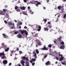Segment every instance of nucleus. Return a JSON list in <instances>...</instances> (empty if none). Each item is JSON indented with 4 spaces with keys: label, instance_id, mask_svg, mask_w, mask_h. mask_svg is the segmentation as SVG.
Returning <instances> with one entry per match:
<instances>
[{
    "label": "nucleus",
    "instance_id": "f704fd0d",
    "mask_svg": "<svg viewBox=\"0 0 66 66\" xmlns=\"http://www.w3.org/2000/svg\"><path fill=\"white\" fill-rule=\"evenodd\" d=\"M28 10L29 11H30V9H31V8L30 7V6H28Z\"/></svg>",
    "mask_w": 66,
    "mask_h": 66
},
{
    "label": "nucleus",
    "instance_id": "c03bdc74",
    "mask_svg": "<svg viewBox=\"0 0 66 66\" xmlns=\"http://www.w3.org/2000/svg\"><path fill=\"white\" fill-rule=\"evenodd\" d=\"M44 21L45 22H46V21H47V20L46 19H44Z\"/></svg>",
    "mask_w": 66,
    "mask_h": 66
},
{
    "label": "nucleus",
    "instance_id": "473e14b6",
    "mask_svg": "<svg viewBox=\"0 0 66 66\" xmlns=\"http://www.w3.org/2000/svg\"><path fill=\"white\" fill-rule=\"evenodd\" d=\"M38 45L39 46H40V45H41V43L40 42H38Z\"/></svg>",
    "mask_w": 66,
    "mask_h": 66
},
{
    "label": "nucleus",
    "instance_id": "6e6552de",
    "mask_svg": "<svg viewBox=\"0 0 66 66\" xmlns=\"http://www.w3.org/2000/svg\"><path fill=\"white\" fill-rule=\"evenodd\" d=\"M3 63L4 65H6L7 63V61L6 60H4L3 61Z\"/></svg>",
    "mask_w": 66,
    "mask_h": 66
},
{
    "label": "nucleus",
    "instance_id": "aec40b11",
    "mask_svg": "<svg viewBox=\"0 0 66 66\" xmlns=\"http://www.w3.org/2000/svg\"><path fill=\"white\" fill-rule=\"evenodd\" d=\"M26 57L23 56L22 57V60H26Z\"/></svg>",
    "mask_w": 66,
    "mask_h": 66
},
{
    "label": "nucleus",
    "instance_id": "bb28decb",
    "mask_svg": "<svg viewBox=\"0 0 66 66\" xmlns=\"http://www.w3.org/2000/svg\"><path fill=\"white\" fill-rule=\"evenodd\" d=\"M61 45H64V42L63 41L61 42L60 43Z\"/></svg>",
    "mask_w": 66,
    "mask_h": 66
},
{
    "label": "nucleus",
    "instance_id": "bf43d9fd",
    "mask_svg": "<svg viewBox=\"0 0 66 66\" xmlns=\"http://www.w3.org/2000/svg\"><path fill=\"white\" fill-rule=\"evenodd\" d=\"M47 3H48L49 2V0H47Z\"/></svg>",
    "mask_w": 66,
    "mask_h": 66
},
{
    "label": "nucleus",
    "instance_id": "8fccbe9b",
    "mask_svg": "<svg viewBox=\"0 0 66 66\" xmlns=\"http://www.w3.org/2000/svg\"><path fill=\"white\" fill-rule=\"evenodd\" d=\"M30 63H33V61H32V60H30Z\"/></svg>",
    "mask_w": 66,
    "mask_h": 66
},
{
    "label": "nucleus",
    "instance_id": "6ab92c4d",
    "mask_svg": "<svg viewBox=\"0 0 66 66\" xmlns=\"http://www.w3.org/2000/svg\"><path fill=\"white\" fill-rule=\"evenodd\" d=\"M9 48H8L7 49H5V51L6 52H7V51H8L9 50Z\"/></svg>",
    "mask_w": 66,
    "mask_h": 66
},
{
    "label": "nucleus",
    "instance_id": "79ce46f5",
    "mask_svg": "<svg viewBox=\"0 0 66 66\" xmlns=\"http://www.w3.org/2000/svg\"><path fill=\"white\" fill-rule=\"evenodd\" d=\"M4 7L5 8H6L7 7V5H5L4 6Z\"/></svg>",
    "mask_w": 66,
    "mask_h": 66
},
{
    "label": "nucleus",
    "instance_id": "09e8293b",
    "mask_svg": "<svg viewBox=\"0 0 66 66\" xmlns=\"http://www.w3.org/2000/svg\"><path fill=\"white\" fill-rule=\"evenodd\" d=\"M4 22V23H6V24L7 23V21H6L5 20Z\"/></svg>",
    "mask_w": 66,
    "mask_h": 66
},
{
    "label": "nucleus",
    "instance_id": "a19ab883",
    "mask_svg": "<svg viewBox=\"0 0 66 66\" xmlns=\"http://www.w3.org/2000/svg\"><path fill=\"white\" fill-rule=\"evenodd\" d=\"M16 50L17 51H19V48L18 47L17 48H16Z\"/></svg>",
    "mask_w": 66,
    "mask_h": 66
},
{
    "label": "nucleus",
    "instance_id": "7ed1b4c3",
    "mask_svg": "<svg viewBox=\"0 0 66 66\" xmlns=\"http://www.w3.org/2000/svg\"><path fill=\"white\" fill-rule=\"evenodd\" d=\"M3 56L1 57L2 59H5V54L3 52L1 53H0V56Z\"/></svg>",
    "mask_w": 66,
    "mask_h": 66
},
{
    "label": "nucleus",
    "instance_id": "3c124183",
    "mask_svg": "<svg viewBox=\"0 0 66 66\" xmlns=\"http://www.w3.org/2000/svg\"><path fill=\"white\" fill-rule=\"evenodd\" d=\"M52 26L51 25H50V28H52Z\"/></svg>",
    "mask_w": 66,
    "mask_h": 66
},
{
    "label": "nucleus",
    "instance_id": "0e129e2a",
    "mask_svg": "<svg viewBox=\"0 0 66 66\" xmlns=\"http://www.w3.org/2000/svg\"><path fill=\"white\" fill-rule=\"evenodd\" d=\"M21 26H20L19 27V29H21Z\"/></svg>",
    "mask_w": 66,
    "mask_h": 66
},
{
    "label": "nucleus",
    "instance_id": "f257e3e1",
    "mask_svg": "<svg viewBox=\"0 0 66 66\" xmlns=\"http://www.w3.org/2000/svg\"><path fill=\"white\" fill-rule=\"evenodd\" d=\"M19 32H21V34H22L23 36H24V34H23V33H24L25 35H28V32H27V31H26V30H19Z\"/></svg>",
    "mask_w": 66,
    "mask_h": 66
},
{
    "label": "nucleus",
    "instance_id": "f3484780",
    "mask_svg": "<svg viewBox=\"0 0 66 66\" xmlns=\"http://www.w3.org/2000/svg\"><path fill=\"white\" fill-rule=\"evenodd\" d=\"M62 6H58L57 9L59 10H60V9H62Z\"/></svg>",
    "mask_w": 66,
    "mask_h": 66
},
{
    "label": "nucleus",
    "instance_id": "f03ea898",
    "mask_svg": "<svg viewBox=\"0 0 66 66\" xmlns=\"http://www.w3.org/2000/svg\"><path fill=\"white\" fill-rule=\"evenodd\" d=\"M57 54L58 55H59V56H61V57H60V58L59 61H62V60H63L64 57H63V55H61L60 53H58Z\"/></svg>",
    "mask_w": 66,
    "mask_h": 66
},
{
    "label": "nucleus",
    "instance_id": "2f4dec72",
    "mask_svg": "<svg viewBox=\"0 0 66 66\" xmlns=\"http://www.w3.org/2000/svg\"><path fill=\"white\" fill-rule=\"evenodd\" d=\"M30 13L31 14H33V12L31 10L30 11Z\"/></svg>",
    "mask_w": 66,
    "mask_h": 66
},
{
    "label": "nucleus",
    "instance_id": "cd10ccee",
    "mask_svg": "<svg viewBox=\"0 0 66 66\" xmlns=\"http://www.w3.org/2000/svg\"><path fill=\"white\" fill-rule=\"evenodd\" d=\"M21 64H24L25 63L24 61H23V60H22V61H21Z\"/></svg>",
    "mask_w": 66,
    "mask_h": 66
},
{
    "label": "nucleus",
    "instance_id": "423d86ee",
    "mask_svg": "<svg viewBox=\"0 0 66 66\" xmlns=\"http://www.w3.org/2000/svg\"><path fill=\"white\" fill-rule=\"evenodd\" d=\"M5 14H6V13H4L3 11H1L0 12V14L1 15H5Z\"/></svg>",
    "mask_w": 66,
    "mask_h": 66
},
{
    "label": "nucleus",
    "instance_id": "58836bf2",
    "mask_svg": "<svg viewBox=\"0 0 66 66\" xmlns=\"http://www.w3.org/2000/svg\"><path fill=\"white\" fill-rule=\"evenodd\" d=\"M26 61H29V59H28V57H26Z\"/></svg>",
    "mask_w": 66,
    "mask_h": 66
},
{
    "label": "nucleus",
    "instance_id": "9b49d317",
    "mask_svg": "<svg viewBox=\"0 0 66 66\" xmlns=\"http://www.w3.org/2000/svg\"><path fill=\"white\" fill-rule=\"evenodd\" d=\"M64 47H65V46L64 45H62L60 46V48L61 49H64Z\"/></svg>",
    "mask_w": 66,
    "mask_h": 66
},
{
    "label": "nucleus",
    "instance_id": "052dcab7",
    "mask_svg": "<svg viewBox=\"0 0 66 66\" xmlns=\"http://www.w3.org/2000/svg\"><path fill=\"white\" fill-rule=\"evenodd\" d=\"M34 54H35V56H36V53H35Z\"/></svg>",
    "mask_w": 66,
    "mask_h": 66
},
{
    "label": "nucleus",
    "instance_id": "5fc2aeb1",
    "mask_svg": "<svg viewBox=\"0 0 66 66\" xmlns=\"http://www.w3.org/2000/svg\"><path fill=\"white\" fill-rule=\"evenodd\" d=\"M37 34H36L35 35V37H37Z\"/></svg>",
    "mask_w": 66,
    "mask_h": 66
},
{
    "label": "nucleus",
    "instance_id": "5701e85b",
    "mask_svg": "<svg viewBox=\"0 0 66 66\" xmlns=\"http://www.w3.org/2000/svg\"><path fill=\"white\" fill-rule=\"evenodd\" d=\"M61 39H62V38H58V40L60 42H62V40H61Z\"/></svg>",
    "mask_w": 66,
    "mask_h": 66
},
{
    "label": "nucleus",
    "instance_id": "13d9d810",
    "mask_svg": "<svg viewBox=\"0 0 66 66\" xmlns=\"http://www.w3.org/2000/svg\"><path fill=\"white\" fill-rule=\"evenodd\" d=\"M12 65V63H10L9 64V66H10V65Z\"/></svg>",
    "mask_w": 66,
    "mask_h": 66
},
{
    "label": "nucleus",
    "instance_id": "c756f323",
    "mask_svg": "<svg viewBox=\"0 0 66 66\" xmlns=\"http://www.w3.org/2000/svg\"><path fill=\"white\" fill-rule=\"evenodd\" d=\"M10 51L11 52V53H12V54H13V53L14 52V51L13 50H12V51Z\"/></svg>",
    "mask_w": 66,
    "mask_h": 66
},
{
    "label": "nucleus",
    "instance_id": "412c9836",
    "mask_svg": "<svg viewBox=\"0 0 66 66\" xmlns=\"http://www.w3.org/2000/svg\"><path fill=\"white\" fill-rule=\"evenodd\" d=\"M66 61H64V62H65L64 63L63 62H61V63L62 64H63V65H66Z\"/></svg>",
    "mask_w": 66,
    "mask_h": 66
},
{
    "label": "nucleus",
    "instance_id": "2eb2a0df",
    "mask_svg": "<svg viewBox=\"0 0 66 66\" xmlns=\"http://www.w3.org/2000/svg\"><path fill=\"white\" fill-rule=\"evenodd\" d=\"M44 30L45 31H48L49 30V28H48L45 27L44 28Z\"/></svg>",
    "mask_w": 66,
    "mask_h": 66
},
{
    "label": "nucleus",
    "instance_id": "864d4df0",
    "mask_svg": "<svg viewBox=\"0 0 66 66\" xmlns=\"http://www.w3.org/2000/svg\"><path fill=\"white\" fill-rule=\"evenodd\" d=\"M25 63L26 64V65H28V62H25Z\"/></svg>",
    "mask_w": 66,
    "mask_h": 66
},
{
    "label": "nucleus",
    "instance_id": "680f3d73",
    "mask_svg": "<svg viewBox=\"0 0 66 66\" xmlns=\"http://www.w3.org/2000/svg\"><path fill=\"white\" fill-rule=\"evenodd\" d=\"M62 1H63V2H66V0H63Z\"/></svg>",
    "mask_w": 66,
    "mask_h": 66
},
{
    "label": "nucleus",
    "instance_id": "338daca9",
    "mask_svg": "<svg viewBox=\"0 0 66 66\" xmlns=\"http://www.w3.org/2000/svg\"><path fill=\"white\" fill-rule=\"evenodd\" d=\"M22 66H24V63H22Z\"/></svg>",
    "mask_w": 66,
    "mask_h": 66
},
{
    "label": "nucleus",
    "instance_id": "69168bd1",
    "mask_svg": "<svg viewBox=\"0 0 66 66\" xmlns=\"http://www.w3.org/2000/svg\"><path fill=\"white\" fill-rule=\"evenodd\" d=\"M11 29H14V27H12V28H11Z\"/></svg>",
    "mask_w": 66,
    "mask_h": 66
},
{
    "label": "nucleus",
    "instance_id": "393cba45",
    "mask_svg": "<svg viewBox=\"0 0 66 66\" xmlns=\"http://www.w3.org/2000/svg\"><path fill=\"white\" fill-rule=\"evenodd\" d=\"M15 34H17L18 33H19V31H16L14 32Z\"/></svg>",
    "mask_w": 66,
    "mask_h": 66
},
{
    "label": "nucleus",
    "instance_id": "4c0bfd02",
    "mask_svg": "<svg viewBox=\"0 0 66 66\" xmlns=\"http://www.w3.org/2000/svg\"><path fill=\"white\" fill-rule=\"evenodd\" d=\"M32 4H35V1H32Z\"/></svg>",
    "mask_w": 66,
    "mask_h": 66
},
{
    "label": "nucleus",
    "instance_id": "37998d69",
    "mask_svg": "<svg viewBox=\"0 0 66 66\" xmlns=\"http://www.w3.org/2000/svg\"><path fill=\"white\" fill-rule=\"evenodd\" d=\"M35 65V63L34 62L32 63V66H34Z\"/></svg>",
    "mask_w": 66,
    "mask_h": 66
},
{
    "label": "nucleus",
    "instance_id": "4be33fe9",
    "mask_svg": "<svg viewBox=\"0 0 66 66\" xmlns=\"http://www.w3.org/2000/svg\"><path fill=\"white\" fill-rule=\"evenodd\" d=\"M31 60L32 62H35L36 61V59L35 58H33L31 59Z\"/></svg>",
    "mask_w": 66,
    "mask_h": 66
},
{
    "label": "nucleus",
    "instance_id": "4468645a",
    "mask_svg": "<svg viewBox=\"0 0 66 66\" xmlns=\"http://www.w3.org/2000/svg\"><path fill=\"white\" fill-rule=\"evenodd\" d=\"M18 38H21L22 37V35H21L20 34H19L18 35Z\"/></svg>",
    "mask_w": 66,
    "mask_h": 66
},
{
    "label": "nucleus",
    "instance_id": "a878e982",
    "mask_svg": "<svg viewBox=\"0 0 66 66\" xmlns=\"http://www.w3.org/2000/svg\"><path fill=\"white\" fill-rule=\"evenodd\" d=\"M3 12H5L7 11V9H3Z\"/></svg>",
    "mask_w": 66,
    "mask_h": 66
},
{
    "label": "nucleus",
    "instance_id": "b1692460",
    "mask_svg": "<svg viewBox=\"0 0 66 66\" xmlns=\"http://www.w3.org/2000/svg\"><path fill=\"white\" fill-rule=\"evenodd\" d=\"M47 56V54H45V55L44 56V57L43 58L44 59H45L46 57Z\"/></svg>",
    "mask_w": 66,
    "mask_h": 66
},
{
    "label": "nucleus",
    "instance_id": "603ef678",
    "mask_svg": "<svg viewBox=\"0 0 66 66\" xmlns=\"http://www.w3.org/2000/svg\"><path fill=\"white\" fill-rule=\"evenodd\" d=\"M48 24H51V23H50V22H48Z\"/></svg>",
    "mask_w": 66,
    "mask_h": 66
},
{
    "label": "nucleus",
    "instance_id": "c9c22d12",
    "mask_svg": "<svg viewBox=\"0 0 66 66\" xmlns=\"http://www.w3.org/2000/svg\"><path fill=\"white\" fill-rule=\"evenodd\" d=\"M19 24L20 25H22V23L21 22H19Z\"/></svg>",
    "mask_w": 66,
    "mask_h": 66
},
{
    "label": "nucleus",
    "instance_id": "e2e57ef3",
    "mask_svg": "<svg viewBox=\"0 0 66 66\" xmlns=\"http://www.w3.org/2000/svg\"><path fill=\"white\" fill-rule=\"evenodd\" d=\"M61 10H62V11H64V8H62V9H61Z\"/></svg>",
    "mask_w": 66,
    "mask_h": 66
},
{
    "label": "nucleus",
    "instance_id": "9d476101",
    "mask_svg": "<svg viewBox=\"0 0 66 66\" xmlns=\"http://www.w3.org/2000/svg\"><path fill=\"white\" fill-rule=\"evenodd\" d=\"M23 14L24 15H28V13H27V11H23Z\"/></svg>",
    "mask_w": 66,
    "mask_h": 66
},
{
    "label": "nucleus",
    "instance_id": "0eeeda50",
    "mask_svg": "<svg viewBox=\"0 0 66 66\" xmlns=\"http://www.w3.org/2000/svg\"><path fill=\"white\" fill-rule=\"evenodd\" d=\"M8 25H14V23H13L12 22H8Z\"/></svg>",
    "mask_w": 66,
    "mask_h": 66
},
{
    "label": "nucleus",
    "instance_id": "de8ad7c7",
    "mask_svg": "<svg viewBox=\"0 0 66 66\" xmlns=\"http://www.w3.org/2000/svg\"><path fill=\"white\" fill-rule=\"evenodd\" d=\"M56 59L57 60H59V57H56Z\"/></svg>",
    "mask_w": 66,
    "mask_h": 66
},
{
    "label": "nucleus",
    "instance_id": "20e7f679",
    "mask_svg": "<svg viewBox=\"0 0 66 66\" xmlns=\"http://www.w3.org/2000/svg\"><path fill=\"white\" fill-rule=\"evenodd\" d=\"M44 48H42L41 49V50H48V49L46 47V45H44L43 46Z\"/></svg>",
    "mask_w": 66,
    "mask_h": 66
},
{
    "label": "nucleus",
    "instance_id": "a18cd8bd",
    "mask_svg": "<svg viewBox=\"0 0 66 66\" xmlns=\"http://www.w3.org/2000/svg\"><path fill=\"white\" fill-rule=\"evenodd\" d=\"M27 0H23V1L24 2H25V3H26V2H27Z\"/></svg>",
    "mask_w": 66,
    "mask_h": 66
},
{
    "label": "nucleus",
    "instance_id": "f8f14e48",
    "mask_svg": "<svg viewBox=\"0 0 66 66\" xmlns=\"http://www.w3.org/2000/svg\"><path fill=\"white\" fill-rule=\"evenodd\" d=\"M51 63H50V61H48L47 62H46L45 64L46 65H50Z\"/></svg>",
    "mask_w": 66,
    "mask_h": 66
},
{
    "label": "nucleus",
    "instance_id": "dca6fc26",
    "mask_svg": "<svg viewBox=\"0 0 66 66\" xmlns=\"http://www.w3.org/2000/svg\"><path fill=\"white\" fill-rule=\"evenodd\" d=\"M40 3L39 2H38L37 4H35L37 6H38V4H40Z\"/></svg>",
    "mask_w": 66,
    "mask_h": 66
},
{
    "label": "nucleus",
    "instance_id": "ddd939ff",
    "mask_svg": "<svg viewBox=\"0 0 66 66\" xmlns=\"http://www.w3.org/2000/svg\"><path fill=\"white\" fill-rule=\"evenodd\" d=\"M41 26H39L38 27V29H37V31H40V30H41Z\"/></svg>",
    "mask_w": 66,
    "mask_h": 66
},
{
    "label": "nucleus",
    "instance_id": "a211bd4d",
    "mask_svg": "<svg viewBox=\"0 0 66 66\" xmlns=\"http://www.w3.org/2000/svg\"><path fill=\"white\" fill-rule=\"evenodd\" d=\"M36 52L37 54H38L39 53V51L37 49H36Z\"/></svg>",
    "mask_w": 66,
    "mask_h": 66
},
{
    "label": "nucleus",
    "instance_id": "c85d7f7f",
    "mask_svg": "<svg viewBox=\"0 0 66 66\" xmlns=\"http://www.w3.org/2000/svg\"><path fill=\"white\" fill-rule=\"evenodd\" d=\"M48 47H49V48H51V47H52V45H51V44H50L48 45Z\"/></svg>",
    "mask_w": 66,
    "mask_h": 66
},
{
    "label": "nucleus",
    "instance_id": "e433bc0d",
    "mask_svg": "<svg viewBox=\"0 0 66 66\" xmlns=\"http://www.w3.org/2000/svg\"><path fill=\"white\" fill-rule=\"evenodd\" d=\"M6 47V46L5 45H4L3 46V48H4V49H5V48Z\"/></svg>",
    "mask_w": 66,
    "mask_h": 66
},
{
    "label": "nucleus",
    "instance_id": "774afa93",
    "mask_svg": "<svg viewBox=\"0 0 66 66\" xmlns=\"http://www.w3.org/2000/svg\"><path fill=\"white\" fill-rule=\"evenodd\" d=\"M44 9V10L46 9V8L45 7H43Z\"/></svg>",
    "mask_w": 66,
    "mask_h": 66
},
{
    "label": "nucleus",
    "instance_id": "72a5a7b5",
    "mask_svg": "<svg viewBox=\"0 0 66 66\" xmlns=\"http://www.w3.org/2000/svg\"><path fill=\"white\" fill-rule=\"evenodd\" d=\"M17 11L19 12H20V10L19 9H18L16 10Z\"/></svg>",
    "mask_w": 66,
    "mask_h": 66
},
{
    "label": "nucleus",
    "instance_id": "49530a36",
    "mask_svg": "<svg viewBox=\"0 0 66 66\" xmlns=\"http://www.w3.org/2000/svg\"><path fill=\"white\" fill-rule=\"evenodd\" d=\"M19 53H20V54H22V52L21 51H19Z\"/></svg>",
    "mask_w": 66,
    "mask_h": 66
},
{
    "label": "nucleus",
    "instance_id": "7c9ffc66",
    "mask_svg": "<svg viewBox=\"0 0 66 66\" xmlns=\"http://www.w3.org/2000/svg\"><path fill=\"white\" fill-rule=\"evenodd\" d=\"M66 17V13L63 16V18H65Z\"/></svg>",
    "mask_w": 66,
    "mask_h": 66
},
{
    "label": "nucleus",
    "instance_id": "ea45409f",
    "mask_svg": "<svg viewBox=\"0 0 66 66\" xmlns=\"http://www.w3.org/2000/svg\"><path fill=\"white\" fill-rule=\"evenodd\" d=\"M18 7H17V6H16L15 7V10H17V9H18Z\"/></svg>",
    "mask_w": 66,
    "mask_h": 66
},
{
    "label": "nucleus",
    "instance_id": "6e6d98bb",
    "mask_svg": "<svg viewBox=\"0 0 66 66\" xmlns=\"http://www.w3.org/2000/svg\"><path fill=\"white\" fill-rule=\"evenodd\" d=\"M24 29H27V26H25L24 27Z\"/></svg>",
    "mask_w": 66,
    "mask_h": 66
},
{
    "label": "nucleus",
    "instance_id": "39448f33",
    "mask_svg": "<svg viewBox=\"0 0 66 66\" xmlns=\"http://www.w3.org/2000/svg\"><path fill=\"white\" fill-rule=\"evenodd\" d=\"M2 35L3 36L4 38H9V36L4 34H3Z\"/></svg>",
    "mask_w": 66,
    "mask_h": 66
},
{
    "label": "nucleus",
    "instance_id": "1a4fd4ad",
    "mask_svg": "<svg viewBox=\"0 0 66 66\" xmlns=\"http://www.w3.org/2000/svg\"><path fill=\"white\" fill-rule=\"evenodd\" d=\"M20 9L22 10H26V7L24 6L22 7H20Z\"/></svg>",
    "mask_w": 66,
    "mask_h": 66
},
{
    "label": "nucleus",
    "instance_id": "4d7b16f0",
    "mask_svg": "<svg viewBox=\"0 0 66 66\" xmlns=\"http://www.w3.org/2000/svg\"><path fill=\"white\" fill-rule=\"evenodd\" d=\"M35 51L33 52V54H35Z\"/></svg>",
    "mask_w": 66,
    "mask_h": 66
}]
</instances>
